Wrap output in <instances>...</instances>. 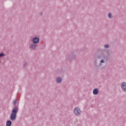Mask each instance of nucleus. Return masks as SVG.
I'll use <instances>...</instances> for the list:
<instances>
[{"label":"nucleus","instance_id":"nucleus-7","mask_svg":"<svg viewBox=\"0 0 126 126\" xmlns=\"http://www.w3.org/2000/svg\"><path fill=\"white\" fill-rule=\"evenodd\" d=\"M56 81L58 83H59L62 81V79H61L60 77H58L56 79Z\"/></svg>","mask_w":126,"mask_h":126},{"label":"nucleus","instance_id":"nucleus-10","mask_svg":"<svg viewBox=\"0 0 126 126\" xmlns=\"http://www.w3.org/2000/svg\"><path fill=\"white\" fill-rule=\"evenodd\" d=\"M4 54L3 53H0V58L1 57H4Z\"/></svg>","mask_w":126,"mask_h":126},{"label":"nucleus","instance_id":"nucleus-13","mask_svg":"<svg viewBox=\"0 0 126 126\" xmlns=\"http://www.w3.org/2000/svg\"><path fill=\"white\" fill-rule=\"evenodd\" d=\"M100 62H101V63H104V61L101 60Z\"/></svg>","mask_w":126,"mask_h":126},{"label":"nucleus","instance_id":"nucleus-1","mask_svg":"<svg viewBox=\"0 0 126 126\" xmlns=\"http://www.w3.org/2000/svg\"><path fill=\"white\" fill-rule=\"evenodd\" d=\"M18 112L17 108H14L12 110L11 114L10 119L11 121H14L16 119V113Z\"/></svg>","mask_w":126,"mask_h":126},{"label":"nucleus","instance_id":"nucleus-2","mask_svg":"<svg viewBox=\"0 0 126 126\" xmlns=\"http://www.w3.org/2000/svg\"><path fill=\"white\" fill-rule=\"evenodd\" d=\"M74 114L75 116H80L81 114V110L79 107H76L74 109Z\"/></svg>","mask_w":126,"mask_h":126},{"label":"nucleus","instance_id":"nucleus-9","mask_svg":"<svg viewBox=\"0 0 126 126\" xmlns=\"http://www.w3.org/2000/svg\"><path fill=\"white\" fill-rule=\"evenodd\" d=\"M108 16L109 18H112V14H111V13H108Z\"/></svg>","mask_w":126,"mask_h":126},{"label":"nucleus","instance_id":"nucleus-3","mask_svg":"<svg viewBox=\"0 0 126 126\" xmlns=\"http://www.w3.org/2000/svg\"><path fill=\"white\" fill-rule=\"evenodd\" d=\"M121 88L123 91H124V92H126V83L123 82L121 84Z\"/></svg>","mask_w":126,"mask_h":126},{"label":"nucleus","instance_id":"nucleus-6","mask_svg":"<svg viewBox=\"0 0 126 126\" xmlns=\"http://www.w3.org/2000/svg\"><path fill=\"white\" fill-rule=\"evenodd\" d=\"M11 126V121H8L6 122V126Z\"/></svg>","mask_w":126,"mask_h":126},{"label":"nucleus","instance_id":"nucleus-5","mask_svg":"<svg viewBox=\"0 0 126 126\" xmlns=\"http://www.w3.org/2000/svg\"><path fill=\"white\" fill-rule=\"evenodd\" d=\"M93 94H94V95H97V94H98V89H94L93 91Z\"/></svg>","mask_w":126,"mask_h":126},{"label":"nucleus","instance_id":"nucleus-11","mask_svg":"<svg viewBox=\"0 0 126 126\" xmlns=\"http://www.w3.org/2000/svg\"><path fill=\"white\" fill-rule=\"evenodd\" d=\"M13 104H14V105H16V100H15L13 101Z\"/></svg>","mask_w":126,"mask_h":126},{"label":"nucleus","instance_id":"nucleus-4","mask_svg":"<svg viewBox=\"0 0 126 126\" xmlns=\"http://www.w3.org/2000/svg\"><path fill=\"white\" fill-rule=\"evenodd\" d=\"M39 38L38 37H34L32 39V42L33 43V44H37L38 43H39Z\"/></svg>","mask_w":126,"mask_h":126},{"label":"nucleus","instance_id":"nucleus-12","mask_svg":"<svg viewBox=\"0 0 126 126\" xmlns=\"http://www.w3.org/2000/svg\"><path fill=\"white\" fill-rule=\"evenodd\" d=\"M105 48H109V45L108 44L105 45Z\"/></svg>","mask_w":126,"mask_h":126},{"label":"nucleus","instance_id":"nucleus-8","mask_svg":"<svg viewBox=\"0 0 126 126\" xmlns=\"http://www.w3.org/2000/svg\"><path fill=\"white\" fill-rule=\"evenodd\" d=\"M30 48L31 49H35V48H36V45L32 44V45L30 46Z\"/></svg>","mask_w":126,"mask_h":126}]
</instances>
